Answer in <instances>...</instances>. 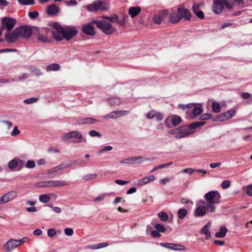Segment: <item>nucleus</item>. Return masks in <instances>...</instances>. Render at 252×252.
I'll use <instances>...</instances> for the list:
<instances>
[{"label": "nucleus", "mask_w": 252, "mask_h": 252, "mask_svg": "<svg viewBox=\"0 0 252 252\" xmlns=\"http://www.w3.org/2000/svg\"><path fill=\"white\" fill-rule=\"evenodd\" d=\"M50 25L55 29L52 31V34L57 41H62L63 39L68 41L78 32V30L74 27H63L58 23H53Z\"/></svg>", "instance_id": "obj_1"}, {"label": "nucleus", "mask_w": 252, "mask_h": 252, "mask_svg": "<svg viewBox=\"0 0 252 252\" xmlns=\"http://www.w3.org/2000/svg\"><path fill=\"white\" fill-rule=\"evenodd\" d=\"M204 122H196L189 126H182L177 128V135H175L176 139L184 138L194 132V129L203 126Z\"/></svg>", "instance_id": "obj_2"}, {"label": "nucleus", "mask_w": 252, "mask_h": 252, "mask_svg": "<svg viewBox=\"0 0 252 252\" xmlns=\"http://www.w3.org/2000/svg\"><path fill=\"white\" fill-rule=\"evenodd\" d=\"M220 195L217 190H212L206 193L204 198L207 202L206 207L208 212H213L215 204L220 202Z\"/></svg>", "instance_id": "obj_3"}, {"label": "nucleus", "mask_w": 252, "mask_h": 252, "mask_svg": "<svg viewBox=\"0 0 252 252\" xmlns=\"http://www.w3.org/2000/svg\"><path fill=\"white\" fill-rule=\"evenodd\" d=\"M109 8V3L104 0H96L93 3L87 5L86 9L92 12L97 11H105Z\"/></svg>", "instance_id": "obj_4"}, {"label": "nucleus", "mask_w": 252, "mask_h": 252, "mask_svg": "<svg viewBox=\"0 0 252 252\" xmlns=\"http://www.w3.org/2000/svg\"><path fill=\"white\" fill-rule=\"evenodd\" d=\"M94 22L97 28L100 29L103 32L106 34H110L115 31L112 25L106 21L94 20Z\"/></svg>", "instance_id": "obj_5"}, {"label": "nucleus", "mask_w": 252, "mask_h": 252, "mask_svg": "<svg viewBox=\"0 0 252 252\" xmlns=\"http://www.w3.org/2000/svg\"><path fill=\"white\" fill-rule=\"evenodd\" d=\"M148 160V159L142 156H135L122 159L120 161V163L124 164H134L140 163Z\"/></svg>", "instance_id": "obj_6"}, {"label": "nucleus", "mask_w": 252, "mask_h": 252, "mask_svg": "<svg viewBox=\"0 0 252 252\" xmlns=\"http://www.w3.org/2000/svg\"><path fill=\"white\" fill-rule=\"evenodd\" d=\"M82 137L83 135L80 132L74 130L63 135L61 139L65 142L70 138H75L77 140L76 142L80 143L82 141Z\"/></svg>", "instance_id": "obj_7"}, {"label": "nucleus", "mask_w": 252, "mask_h": 252, "mask_svg": "<svg viewBox=\"0 0 252 252\" xmlns=\"http://www.w3.org/2000/svg\"><path fill=\"white\" fill-rule=\"evenodd\" d=\"M5 38L6 41L8 43H14L21 39L19 30H18L17 28H16L12 32H10V31L6 32Z\"/></svg>", "instance_id": "obj_8"}, {"label": "nucleus", "mask_w": 252, "mask_h": 252, "mask_svg": "<svg viewBox=\"0 0 252 252\" xmlns=\"http://www.w3.org/2000/svg\"><path fill=\"white\" fill-rule=\"evenodd\" d=\"M178 13L179 14L181 20L183 19L185 21H190L192 14L189 10L186 8L184 6L182 5L179 6L178 8Z\"/></svg>", "instance_id": "obj_9"}, {"label": "nucleus", "mask_w": 252, "mask_h": 252, "mask_svg": "<svg viewBox=\"0 0 252 252\" xmlns=\"http://www.w3.org/2000/svg\"><path fill=\"white\" fill-rule=\"evenodd\" d=\"M181 118L177 115H172L167 118L164 121V124L167 127H172L171 124L173 126H176L181 123Z\"/></svg>", "instance_id": "obj_10"}, {"label": "nucleus", "mask_w": 252, "mask_h": 252, "mask_svg": "<svg viewBox=\"0 0 252 252\" xmlns=\"http://www.w3.org/2000/svg\"><path fill=\"white\" fill-rule=\"evenodd\" d=\"M17 197V193L15 191H9L0 197V205L11 201Z\"/></svg>", "instance_id": "obj_11"}, {"label": "nucleus", "mask_w": 252, "mask_h": 252, "mask_svg": "<svg viewBox=\"0 0 252 252\" xmlns=\"http://www.w3.org/2000/svg\"><path fill=\"white\" fill-rule=\"evenodd\" d=\"M129 112L128 111L126 110H116L106 115H104L102 117L104 119H114L122 117L127 114H128Z\"/></svg>", "instance_id": "obj_12"}, {"label": "nucleus", "mask_w": 252, "mask_h": 252, "mask_svg": "<svg viewBox=\"0 0 252 252\" xmlns=\"http://www.w3.org/2000/svg\"><path fill=\"white\" fill-rule=\"evenodd\" d=\"M16 23V20L12 18L5 17L3 18L1 20L2 28H5L8 32L10 31L13 28Z\"/></svg>", "instance_id": "obj_13"}, {"label": "nucleus", "mask_w": 252, "mask_h": 252, "mask_svg": "<svg viewBox=\"0 0 252 252\" xmlns=\"http://www.w3.org/2000/svg\"><path fill=\"white\" fill-rule=\"evenodd\" d=\"M17 29L19 30L21 38H29L32 36L33 32V30L29 26L20 27L17 28Z\"/></svg>", "instance_id": "obj_14"}, {"label": "nucleus", "mask_w": 252, "mask_h": 252, "mask_svg": "<svg viewBox=\"0 0 252 252\" xmlns=\"http://www.w3.org/2000/svg\"><path fill=\"white\" fill-rule=\"evenodd\" d=\"M204 3L203 2L196 3L193 2L192 6V10L194 14L198 18L203 19L204 18L203 12L200 10V7L203 6Z\"/></svg>", "instance_id": "obj_15"}, {"label": "nucleus", "mask_w": 252, "mask_h": 252, "mask_svg": "<svg viewBox=\"0 0 252 252\" xmlns=\"http://www.w3.org/2000/svg\"><path fill=\"white\" fill-rule=\"evenodd\" d=\"M225 3V0H214L212 7L213 11L216 14L220 13Z\"/></svg>", "instance_id": "obj_16"}, {"label": "nucleus", "mask_w": 252, "mask_h": 252, "mask_svg": "<svg viewBox=\"0 0 252 252\" xmlns=\"http://www.w3.org/2000/svg\"><path fill=\"white\" fill-rule=\"evenodd\" d=\"M17 247L16 240L14 239H9L3 245L5 252H11Z\"/></svg>", "instance_id": "obj_17"}, {"label": "nucleus", "mask_w": 252, "mask_h": 252, "mask_svg": "<svg viewBox=\"0 0 252 252\" xmlns=\"http://www.w3.org/2000/svg\"><path fill=\"white\" fill-rule=\"evenodd\" d=\"M94 21L82 27L83 32L87 35H94L95 34L94 27Z\"/></svg>", "instance_id": "obj_18"}, {"label": "nucleus", "mask_w": 252, "mask_h": 252, "mask_svg": "<svg viewBox=\"0 0 252 252\" xmlns=\"http://www.w3.org/2000/svg\"><path fill=\"white\" fill-rule=\"evenodd\" d=\"M236 114V111L234 109H231L227 111L219 116V120L221 121H224L229 120L234 116Z\"/></svg>", "instance_id": "obj_19"}, {"label": "nucleus", "mask_w": 252, "mask_h": 252, "mask_svg": "<svg viewBox=\"0 0 252 252\" xmlns=\"http://www.w3.org/2000/svg\"><path fill=\"white\" fill-rule=\"evenodd\" d=\"M192 106L193 107L191 110V113L193 115V117H196L201 114L202 112V107L201 105L199 104V106H196L195 104H189L187 105L186 107L188 108H191Z\"/></svg>", "instance_id": "obj_20"}, {"label": "nucleus", "mask_w": 252, "mask_h": 252, "mask_svg": "<svg viewBox=\"0 0 252 252\" xmlns=\"http://www.w3.org/2000/svg\"><path fill=\"white\" fill-rule=\"evenodd\" d=\"M181 18L179 14L177 11H172L169 14V22L171 24H176L181 21Z\"/></svg>", "instance_id": "obj_21"}, {"label": "nucleus", "mask_w": 252, "mask_h": 252, "mask_svg": "<svg viewBox=\"0 0 252 252\" xmlns=\"http://www.w3.org/2000/svg\"><path fill=\"white\" fill-rule=\"evenodd\" d=\"M155 179L153 175H151L149 177H145L142 179L138 180L135 183V185L139 186H143L144 185L153 181Z\"/></svg>", "instance_id": "obj_22"}, {"label": "nucleus", "mask_w": 252, "mask_h": 252, "mask_svg": "<svg viewBox=\"0 0 252 252\" xmlns=\"http://www.w3.org/2000/svg\"><path fill=\"white\" fill-rule=\"evenodd\" d=\"M106 100L108 102L109 105L114 106H119L123 102L122 100L118 97L107 98Z\"/></svg>", "instance_id": "obj_23"}, {"label": "nucleus", "mask_w": 252, "mask_h": 252, "mask_svg": "<svg viewBox=\"0 0 252 252\" xmlns=\"http://www.w3.org/2000/svg\"><path fill=\"white\" fill-rule=\"evenodd\" d=\"M207 211H208V209L206 207V205L205 206H199L196 208L194 213V216L195 217L204 216Z\"/></svg>", "instance_id": "obj_24"}, {"label": "nucleus", "mask_w": 252, "mask_h": 252, "mask_svg": "<svg viewBox=\"0 0 252 252\" xmlns=\"http://www.w3.org/2000/svg\"><path fill=\"white\" fill-rule=\"evenodd\" d=\"M50 188L59 187L68 185L66 181L58 180H49Z\"/></svg>", "instance_id": "obj_25"}, {"label": "nucleus", "mask_w": 252, "mask_h": 252, "mask_svg": "<svg viewBox=\"0 0 252 252\" xmlns=\"http://www.w3.org/2000/svg\"><path fill=\"white\" fill-rule=\"evenodd\" d=\"M59 11L58 7L55 4L51 5L47 8V13L49 15H55L58 13Z\"/></svg>", "instance_id": "obj_26"}, {"label": "nucleus", "mask_w": 252, "mask_h": 252, "mask_svg": "<svg viewBox=\"0 0 252 252\" xmlns=\"http://www.w3.org/2000/svg\"><path fill=\"white\" fill-rule=\"evenodd\" d=\"M141 11L140 7H130L128 9V14L131 18H134Z\"/></svg>", "instance_id": "obj_27"}, {"label": "nucleus", "mask_w": 252, "mask_h": 252, "mask_svg": "<svg viewBox=\"0 0 252 252\" xmlns=\"http://www.w3.org/2000/svg\"><path fill=\"white\" fill-rule=\"evenodd\" d=\"M166 11H164L161 13L155 15L153 18V21L154 23L158 24H160L164 20V15Z\"/></svg>", "instance_id": "obj_28"}, {"label": "nucleus", "mask_w": 252, "mask_h": 252, "mask_svg": "<svg viewBox=\"0 0 252 252\" xmlns=\"http://www.w3.org/2000/svg\"><path fill=\"white\" fill-rule=\"evenodd\" d=\"M227 232V229L224 226H221L220 228L219 232L215 233V236L217 238H223Z\"/></svg>", "instance_id": "obj_29"}, {"label": "nucleus", "mask_w": 252, "mask_h": 252, "mask_svg": "<svg viewBox=\"0 0 252 252\" xmlns=\"http://www.w3.org/2000/svg\"><path fill=\"white\" fill-rule=\"evenodd\" d=\"M60 69V65L58 63H52L46 66L47 71H58Z\"/></svg>", "instance_id": "obj_30"}, {"label": "nucleus", "mask_w": 252, "mask_h": 252, "mask_svg": "<svg viewBox=\"0 0 252 252\" xmlns=\"http://www.w3.org/2000/svg\"><path fill=\"white\" fill-rule=\"evenodd\" d=\"M97 177L96 174H87L83 176V180L85 182H88L91 180H94Z\"/></svg>", "instance_id": "obj_31"}, {"label": "nucleus", "mask_w": 252, "mask_h": 252, "mask_svg": "<svg viewBox=\"0 0 252 252\" xmlns=\"http://www.w3.org/2000/svg\"><path fill=\"white\" fill-rule=\"evenodd\" d=\"M201 232L205 235L206 239H208L210 238L211 234L209 231V225L208 224H206L204 226L201 230Z\"/></svg>", "instance_id": "obj_32"}, {"label": "nucleus", "mask_w": 252, "mask_h": 252, "mask_svg": "<svg viewBox=\"0 0 252 252\" xmlns=\"http://www.w3.org/2000/svg\"><path fill=\"white\" fill-rule=\"evenodd\" d=\"M171 250H174V251H184L186 250V248L184 246L178 244H175V243H171Z\"/></svg>", "instance_id": "obj_33"}, {"label": "nucleus", "mask_w": 252, "mask_h": 252, "mask_svg": "<svg viewBox=\"0 0 252 252\" xmlns=\"http://www.w3.org/2000/svg\"><path fill=\"white\" fill-rule=\"evenodd\" d=\"M8 166L11 169H13L18 166V161L17 159L10 160L8 163Z\"/></svg>", "instance_id": "obj_34"}, {"label": "nucleus", "mask_w": 252, "mask_h": 252, "mask_svg": "<svg viewBox=\"0 0 252 252\" xmlns=\"http://www.w3.org/2000/svg\"><path fill=\"white\" fill-rule=\"evenodd\" d=\"M51 198L47 194H43L39 196V200L40 202L43 203H47L49 201Z\"/></svg>", "instance_id": "obj_35"}, {"label": "nucleus", "mask_w": 252, "mask_h": 252, "mask_svg": "<svg viewBox=\"0 0 252 252\" xmlns=\"http://www.w3.org/2000/svg\"><path fill=\"white\" fill-rule=\"evenodd\" d=\"M82 121L83 122L80 123L81 124H93L96 123L97 122V120L91 118H85L84 119L82 120Z\"/></svg>", "instance_id": "obj_36"}, {"label": "nucleus", "mask_w": 252, "mask_h": 252, "mask_svg": "<svg viewBox=\"0 0 252 252\" xmlns=\"http://www.w3.org/2000/svg\"><path fill=\"white\" fill-rule=\"evenodd\" d=\"M188 214V211L185 209H180L178 211V216L180 219H183Z\"/></svg>", "instance_id": "obj_37"}, {"label": "nucleus", "mask_w": 252, "mask_h": 252, "mask_svg": "<svg viewBox=\"0 0 252 252\" xmlns=\"http://www.w3.org/2000/svg\"><path fill=\"white\" fill-rule=\"evenodd\" d=\"M212 107L213 111L215 113H219L220 111V106L218 102L214 101L212 103Z\"/></svg>", "instance_id": "obj_38"}, {"label": "nucleus", "mask_w": 252, "mask_h": 252, "mask_svg": "<svg viewBox=\"0 0 252 252\" xmlns=\"http://www.w3.org/2000/svg\"><path fill=\"white\" fill-rule=\"evenodd\" d=\"M37 39L39 41L42 42H49L47 36L43 33H39L37 35Z\"/></svg>", "instance_id": "obj_39"}, {"label": "nucleus", "mask_w": 252, "mask_h": 252, "mask_svg": "<svg viewBox=\"0 0 252 252\" xmlns=\"http://www.w3.org/2000/svg\"><path fill=\"white\" fill-rule=\"evenodd\" d=\"M37 188H50L49 181H42L36 185Z\"/></svg>", "instance_id": "obj_40"}, {"label": "nucleus", "mask_w": 252, "mask_h": 252, "mask_svg": "<svg viewBox=\"0 0 252 252\" xmlns=\"http://www.w3.org/2000/svg\"><path fill=\"white\" fill-rule=\"evenodd\" d=\"M30 240V239L26 237H23L20 240H16L18 247L24 243H28Z\"/></svg>", "instance_id": "obj_41"}, {"label": "nucleus", "mask_w": 252, "mask_h": 252, "mask_svg": "<svg viewBox=\"0 0 252 252\" xmlns=\"http://www.w3.org/2000/svg\"><path fill=\"white\" fill-rule=\"evenodd\" d=\"M243 190L249 196H252V185L243 187Z\"/></svg>", "instance_id": "obj_42"}, {"label": "nucleus", "mask_w": 252, "mask_h": 252, "mask_svg": "<svg viewBox=\"0 0 252 252\" xmlns=\"http://www.w3.org/2000/svg\"><path fill=\"white\" fill-rule=\"evenodd\" d=\"M158 216L162 221H166L168 219V215L165 212H160L158 214Z\"/></svg>", "instance_id": "obj_43"}, {"label": "nucleus", "mask_w": 252, "mask_h": 252, "mask_svg": "<svg viewBox=\"0 0 252 252\" xmlns=\"http://www.w3.org/2000/svg\"><path fill=\"white\" fill-rule=\"evenodd\" d=\"M22 5H33L35 0H18Z\"/></svg>", "instance_id": "obj_44"}, {"label": "nucleus", "mask_w": 252, "mask_h": 252, "mask_svg": "<svg viewBox=\"0 0 252 252\" xmlns=\"http://www.w3.org/2000/svg\"><path fill=\"white\" fill-rule=\"evenodd\" d=\"M35 166V162L32 160H28L25 164V167L27 168H33Z\"/></svg>", "instance_id": "obj_45"}, {"label": "nucleus", "mask_w": 252, "mask_h": 252, "mask_svg": "<svg viewBox=\"0 0 252 252\" xmlns=\"http://www.w3.org/2000/svg\"><path fill=\"white\" fill-rule=\"evenodd\" d=\"M158 112H156L155 111H151L149 112L147 115H146V118L148 119H154L156 117V115L157 114Z\"/></svg>", "instance_id": "obj_46"}, {"label": "nucleus", "mask_w": 252, "mask_h": 252, "mask_svg": "<svg viewBox=\"0 0 252 252\" xmlns=\"http://www.w3.org/2000/svg\"><path fill=\"white\" fill-rule=\"evenodd\" d=\"M231 182L229 180H225L223 181L221 184V187L223 189H226L230 187Z\"/></svg>", "instance_id": "obj_47"}, {"label": "nucleus", "mask_w": 252, "mask_h": 252, "mask_svg": "<svg viewBox=\"0 0 252 252\" xmlns=\"http://www.w3.org/2000/svg\"><path fill=\"white\" fill-rule=\"evenodd\" d=\"M155 228L159 232H163L165 230V227L160 224H156L155 226Z\"/></svg>", "instance_id": "obj_48"}, {"label": "nucleus", "mask_w": 252, "mask_h": 252, "mask_svg": "<svg viewBox=\"0 0 252 252\" xmlns=\"http://www.w3.org/2000/svg\"><path fill=\"white\" fill-rule=\"evenodd\" d=\"M194 172H195V169L190 168H185L181 171L182 173H187L189 175H192Z\"/></svg>", "instance_id": "obj_49"}, {"label": "nucleus", "mask_w": 252, "mask_h": 252, "mask_svg": "<svg viewBox=\"0 0 252 252\" xmlns=\"http://www.w3.org/2000/svg\"><path fill=\"white\" fill-rule=\"evenodd\" d=\"M57 232L55 228H50L47 231V235L49 237H53L56 235Z\"/></svg>", "instance_id": "obj_50"}, {"label": "nucleus", "mask_w": 252, "mask_h": 252, "mask_svg": "<svg viewBox=\"0 0 252 252\" xmlns=\"http://www.w3.org/2000/svg\"><path fill=\"white\" fill-rule=\"evenodd\" d=\"M38 99L35 97H32L29 99H25L24 102L26 104H31L36 102Z\"/></svg>", "instance_id": "obj_51"}, {"label": "nucleus", "mask_w": 252, "mask_h": 252, "mask_svg": "<svg viewBox=\"0 0 252 252\" xmlns=\"http://www.w3.org/2000/svg\"><path fill=\"white\" fill-rule=\"evenodd\" d=\"M38 12L36 11H34L32 12H30L28 13V15L29 17L31 19H35L38 16Z\"/></svg>", "instance_id": "obj_52"}, {"label": "nucleus", "mask_w": 252, "mask_h": 252, "mask_svg": "<svg viewBox=\"0 0 252 252\" xmlns=\"http://www.w3.org/2000/svg\"><path fill=\"white\" fill-rule=\"evenodd\" d=\"M71 165H72V164H70V163H62V164L58 165L57 166H58L59 170H62L63 169L67 168L69 167L70 166H71Z\"/></svg>", "instance_id": "obj_53"}, {"label": "nucleus", "mask_w": 252, "mask_h": 252, "mask_svg": "<svg viewBox=\"0 0 252 252\" xmlns=\"http://www.w3.org/2000/svg\"><path fill=\"white\" fill-rule=\"evenodd\" d=\"M64 231L65 234L69 236L72 235L74 232L73 229L71 228H65L64 229Z\"/></svg>", "instance_id": "obj_54"}, {"label": "nucleus", "mask_w": 252, "mask_h": 252, "mask_svg": "<svg viewBox=\"0 0 252 252\" xmlns=\"http://www.w3.org/2000/svg\"><path fill=\"white\" fill-rule=\"evenodd\" d=\"M20 133V130L18 128L17 126H15L12 131L11 132V135L12 136H15L16 135H18Z\"/></svg>", "instance_id": "obj_55"}, {"label": "nucleus", "mask_w": 252, "mask_h": 252, "mask_svg": "<svg viewBox=\"0 0 252 252\" xmlns=\"http://www.w3.org/2000/svg\"><path fill=\"white\" fill-rule=\"evenodd\" d=\"M106 194H101L94 199V201L99 202L101 201L105 196Z\"/></svg>", "instance_id": "obj_56"}, {"label": "nucleus", "mask_w": 252, "mask_h": 252, "mask_svg": "<svg viewBox=\"0 0 252 252\" xmlns=\"http://www.w3.org/2000/svg\"><path fill=\"white\" fill-rule=\"evenodd\" d=\"M89 135L92 137H100L101 136L100 133L94 130L89 131Z\"/></svg>", "instance_id": "obj_57"}, {"label": "nucleus", "mask_w": 252, "mask_h": 252, "mask_svg": "<svg viewBox=\"0 0 252 252\" xmlns=\"http://www.w3.org/2000/svg\"><path fill=\"white\" fill-rule=\"evenodd\" d=\"M151 235L155 238H159L161 236V234L158 230H153L151 232Z\"/></svg>", "instance_id": "obj_58"}, {"label": "nucleus", "mask_w": 252, "mask_h": 252, "mask_svg": "<svg viewBox=\"0 0 252 252\" xmlns=\"http://www.w3.org/2000/svg\"><path fill=\"white\" fill-rule=\"evenodd\" d=\"M115 182L117 184L121 185V186L125 185L126 184H127L129 183L128 181H124V180H116Z\"/></svg>", "instance_id": "obj_59"}, {"label": "nucleus", "mask_w": 252, "mask_h": 252, "mask_svg": "<svg viewBox=\"0 0 252 252\" xmlns=\"http://www.w3.org/2000/svg\"><path fill=\"white\" fill-rule=\"evenodd\" d=\"M118 16L115 15L114 17H104L103 18L105 19H107L112 22H117L118 19Z\"/></svg>", "instance_id": "obj_60"}, {"label": "nucleus", "mask_w": 252, "mask_h": 252, "mask_svg": "<svg viewBox=\"0 0 252 252\" xmlns=\"http://www.w3.org/2000/svg\"><path fill=\"white\" fill-rule=\"evenodd\" d=\"M163 115L161 113L157 112L154 119H156L157 121H160L163 120Z\"/></svg>", "instance_id": "obj_61"}, {"label": "nucleus", "mask_w": 252, "mask_h": 252, "mask_svg": "<svg viewBox=\"0 0 252 252\" xmlns=\"http://www.w3.org/2000/svg\"><path fill=\"white\" fill-rule=\"evenodd\" d=\"M65 4L67 6H71V5L75 6L77 4V2L75 0H71L66 1Z\"/></svg>", "instance_id": "obj_62"}, {"label": "nucleus", "mask_w": 252, "mask_h": 252, "mask_svg": "<svg viewBox=\"0 0 252 252\" xmlns=\"http://www.w3.org/2000/svg\"><path fill=\"white\" fill-rule=\"evenodd\" d=\"M59 169L58 167L57 166L53 167V168H52L51 169H49L48 171H47V173L49 174H53L54 172H56L58 171H59Z\"/></svg>", "instance_id": "obj_63"}, {"label": "nucleus", "mask_w": 252, "mask_h": 252, "mask_svg": "<svg viewBox=\"0 0 252 252\" xmlns=\"http://www.w3.org/2000/svg\"><path fill=\"white\" fill-rule=\"evenodd\" d=\"M241 96L243 99H246L250 98L251 95L248 93H243L241 94Z\"/></svg>", "instance_id": "obj_64"}]
</instances>
